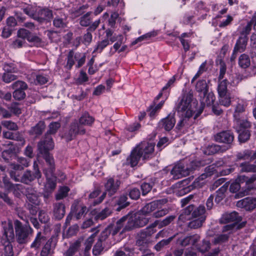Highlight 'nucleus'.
Here are the masks:
<instances>
[{"label": "nucleus", "instance_id": "0e129e2a", "mask_svg": "<svg viewBox=\"0 0 256 256\" xmlns=\"http://www.w3.org/2000/svg\"><path fill=\"white\" fill-rule=\"evenodd\" d=\"M158 226V224L156 221L151 224L150 226H148L146 228L142 230L144 233L148 236L150 237L154 234L156 232V227Z\"/></svg>", "mask_w": 256, "mask_h": 256}, {"label": "nucleus", "instance_id": "603ef678", "mask_svg": "<svg viewBox=\"0 0 256 256\" xmlns=\"http://www.w3.org/2000/svg\"><path fill=\"white\" fill-rule=\"evenodd\" d=\"M219 96L220 104L225 106H228L230 104V97L228 93L225 94L223 95Z\"/></svg>", "mask_w": 256, "mask_h": 256}, {"label": "nucleus", "instance_id": "f704fd0d", "mask_svg": "<svg viewBox=\"0 0 256 256\" xmlns=\"http://www.w3.org/2000/svg\"><path fill=\"white\" fill-rule=\"evenodd\" d=\"M220 146L217 144H212L208 146L204 150L206 154H213L220 152H223Z\"/></svg>", "mask_w": 256, "mask_h": 256}, {"label": "nucleus", "instance_id": "9d476101", "mask_svg": "<svg viewBox=\"0 0 256 256\" xmlns=\"http://www.w3.org/2000/svg\"><path fill=\"white\" fill-rule=\"evenodd\" d=\"M236 206L246 210H252L256 208V198L248 197L237 202Z\"/></svg>", "mask_w": 256, "mask_h": 256}, {"label": "nucleus", "instance_id": "dca6fc26", "mask_svg": "<svg viewBox=\"0 0 256 256\" xmlns=\"http://www.w3.org/2000/svg\"><path fill=\"white\" fill-rule=\"evenodd\" d=\"M120 182L116 180V181L112 178H109L106 184L105 187L108 194L112 196L118 189Z\"/></svg>", "mask_w": 256, "mask_h": 256}, {"label": "nucleus", "instance_id": "5701e85b", "mask_svg": "<svg viewBox=\"0 0 256 256\" xmlns=\"http://www.w3.org/2000/svg\"><path fill=\"white\" fill-rule=\"evenodd\" d=\"M14 237L13 226L12 222H8L4 227V234L2 238L5 240H12Z\"/></svg>", "mask_w": 256, "mask_h": 256}, {"label": "nucleus", "instance_id": "f257e3e1", "mask_svg": "<svg viewBox=\"0 0 256 256\" xmlns=\"http://www.w3.org/2000/svg\"><path fill=\"white\" fill-rule=\"evenodd\" d=\"M200 97L201 106L198 112L195 114L198 102L193 98L192 94L189 92L182 96L178 106V110L181 114V120L177 125L179 128L183 126L188 127L193 124L195 120L203 111L205 106L212 104L215 100L214 94L208 92Z\"/></svg>", "mask_w": 256, "mask_h": 256}, {"label": "nucleus", "instance_id": "ea45409f", "mask_svg": "<svg viewBox=\"0 0 256 256\" xmlns=\"http://www.w3.org/2000/svg\"><path fill=\"white\" fill-rule=\"evenodd\" d=\"M116 228V226L114 228L108 226L101 233L100 236L98 240L100 242L104 241L108 236L112 234V236H114L112 234L114 230Z\"/></svg>", "mask_w": 256, "mask_h": 256}, {"label": "nucleus", "instance_id": "680f3d73", "mask_svg": "<svg viewBox=\"0 0 256 256\" xmlns=\"http://www.w3.org/2000/svg\"><path fill=\"white\" fill-rule=\"evenodd\" d=\"M2 124L4 128L11 130H18V126L16 124L10 120L2 121Z\"/></svg>", "mask_w": 256, "mask_h": 256}, {"label": "nucleus", "instance_id": "bf43d9fd", "mask_svg": "<svg viewBox=\"0 0 256 256\" xmlns=\"http://www.w3.org/2000/svg\"><path fill=\"white\" fill-rule=\"evenodd\" d=\"M12 74L4 72L2 76V80L6 83H10L16 80L17 78V76Z\"/></svg>", "mask_w": 256, "mask_h": 256}, {"label": "nucleus", "instance_id": "20e7f679", "mask_svg": "<svg viewBox=\"0 0 256 256\" xmlns=\"http://www.w3.org/2000/svg\"><path fill=\"white\" fill-rule=\"evenodd\" d=\"M60 126V124L58 122H52L50 124L49 130L45 135L44 138L38 144V148L40 154L44 156L50 154L48 152L53 149L54 143L50 134H55Z\"/></svg>", "mask_w": 256, "mask_h": 256}, {"label": "nucleus", "instance_id": "f3484780", "mask_svg": "<svg viewBox=\"0 0 256 256\" xmlns=\"http://www.w3.org/2000/svg\"><path fill=\"white\" fill-rule=\"evenodd\" d=\"M214 170V167L212 166L206 167L205 169V173L202 174L195 180L194 182V186H202L204 184V182H200V181L204 180L207 177L212 175Z\"/></svg>", "mask_w": 256, "mask_h": 256}, {"label": "nucleus", "instance_id": "e433bc0d", "mask_svg": "<svg viewBox=\"0 0 256 256\" xmlns=\"http://www.w3.org/2000/svg\"><path fill=\"white\" fill-rule=\"evenodd\" d=\"M175 218L176 216L172 215L166 217L162 220H156V222L158 224V228H161L164 226L169 225Z\"/></svg>", "mask_w": 256, "mask_h": 256}, {"label": "nucleus", "instance_id": "c9c22d12", "mask_svg": "<svg viewBox=\"0 0 256 256\" xmlns=\"http://www.w3.org/2000/svg\"><path fill=\"white\" fill-rule=\"evenodd\" d=\"M176 234L172 236H171L169 238H168L166 240H162L159 242L158 243H157L154 248V249L158 252L162 250L166 246L168 245L170 242H172V240H173V238L176 236Z\"/></svg>", "mask_w": 256, "mask_h": 256}, {"label": "nucleus", "instance_id": "aec40b11", "mask_svg": "<svg viewBox=\"0 0 256 256\" xmlns=\"http://www.w3.org/2000/svg\"><path fill=\"white\" fill-rule=\"evenodd\" d=\"M140 158L142 156L138 150V148L135 147L127 158L126 162L132 167H134L138 164Z\"/></svg>", "mask_w": 256, "mask_h": 256}, {"label": "nucleus", "instance_id": "7ed1b4c3", "mask_svg": "<svg viewBox=\"0 0 256 256\" xmlns=\"http://www.w3.org/2000/svg\"><path fill=\"white\" fill-rule=\"evenodd\" d=\"M48 168L44 170V173L46 178L45 188L48 192L52 191L56 187V178L54 175L55 165L53 157L50 154L44 155Z\"/></svg>", "mask_w": 256, "mask_h": 256}, {"label": "nucleus", "instance_id": "37998d69", "mask_svg": "<svg viewBox=\"0 0 256 256\" xmlns=\"http://www.w3.org/2000/svg\"><path fill=\"white\" fill-rule=\"evenodd\" d=\"M190 235L182 234L176 240L178 245L184 247L190 245Z\"/></svg>", "mask_w": 256, "mask_h": 256}, {"label": "nucleus", "instance_id": "3c124183", "mask_svg": "<svg viewBox=\"0 0 256 256\" xmlns=\"http://www.w3.org/2000/svg\"><path fill=\"white\" fill-rule=\"evenodd\" d=\"M92 36L91 33L90 32H88L86 34H84L82 38L81 37H78L76 38V40H77L78 42V44L80 43V41L82 40V42L85 45H88L91 42L92 40Z\"/></svg>", "mask_w": 256, "mask_h": 256}, {"label": "nucleus", "instance_id": "bb28decb", "mask_svg": "<svg viewBox=\"0 0 256 256\" xmlns=\"http://www.w3.org/2000/svg\"><path fill=\"white\" fill-rule=\"evenodd\" d=\"M194 206L192 205H190L185 209L184 210L182 214L178 217L179 220L184 222L186 220H190L192 217L190 214L194 211Z\"/></svg>", "mask_w": 256, "mask_h": 256}, {"label": "nucleus", "instance_id": "c85d7f7f", "mask_svg": "<svg viewBox=\"0 0 256 256\" xmlns=\"http://www.w3.org/2000/svg\"><path fill=\"white\" fill-rule=\"evenodd\" d=\"M1 242L4 246V256H14L12 246L10 242L5 240L4 238H2Z\"/></svg>", "mask_w": 256, "mask_h": 256}, {"label": "nucleus", "instance_id": "13d9d810", "mask_svg": "<svg viewBox=\"0 0 256 256\" xmlns=\"http://www.w3.org/2000/svg\"><path fill=\"white\" fill-rule=\"evenodd\" d=\"M109 44L108 39L104 40L101 42H98L93 52H101L102 50Z\"/></svg>", "mask_w": 256, "mask_h": 256}, {"label": "nucleus", "instance_id": "a878e982", "mask_svg": "<svg viewBox=\"0 0 256 256\" xmlns=\"http://www.w3.org/2000/svg\"><path fill=\"white\" fill-rule=\"evenodd\" d=\"M234 122L236 130H242L243 128L246 130L250 126V123L246 119L242 118V116L239 118H235Z\"/></svg>", "mask_w": 256, "mask_h": 256}, {"label": "nucleus", "instance_id": "f8f14e48", "mask_svg": "<svg viewBox=\"0 0 256 256\" xmlns=\"http://www.w3.org/2000/svg\"><path fill=\"white\" fill-rule=\"evenodd\" d=\"M242 220V216L236 212H226L222 214L220 221L222 223H228L234 222V224L240 222Z\"/></svg>", "mask_w": 256, "mask_h": 256}, {"label": "nucleus", "instance_id": "2f4dec72", "mask_svg": "<svg viewBox=\"0 0 256 256\" xmlns=\"http://www.w3.org/2000/svg\"><path fill=\"white\" fill-rule=\"evenodd\" d=\"M250 64V60L249 56L243 54H241L238 58V65L243 68L248 67Z\"/></svg>", "mask_w": 256, "mask_h": 256}, {"label": "nucleus", "instance_id": "4468645a", "mask_svg": "<svg viewBox=\"0 0 256 256\" xmlns=\"http://www.w3.org/2000/svg\"><path fill=\"white\" fill-rule=\"evenodd\" d=\"M234 136L229 131H224L214 136V140L218 142L230 144L232 142Z\"/></svg>", "mask_w": 256, "mask_h": 256}, {"label": "nucleus", "instance_id": "39448f33", "mask_svg": "<svg viewBox=\"0 0 256 256\" xmlns=\"http://www.w3.org/2000/svg\"><path fill=\"white\" fill-rule=\"evenodd\" d=\"M200 162L198 161H192L190 166H186L182 162L176 164L170 172L172 178L178 180L184 176H188L190 172L200 166Z\"/></svg>", "mask_w": 256, "mask_h": 256}, {"label": "nucleus", "instance_id": "423d86ee", "mask_svg": "<svg viewBox=\"0 0 256 256\" xmlns=\"http://www.w3.org/2000/svg\"><path fill=\"white\" fill-rule=\"evenodd\" d=\"M16 236L17 242L20 244H24L29 242L30 236L32 234L33 230L27 224L22 225L18 220L14 221Z\"/></svg>", "mask_w": 256, "mask_h": 256}, {"label": "nucleus", "instance_id": "58836bf2", "mask_svg": "<svg viewBox=\"0 0 256 256\" xmlns=\"http://www.w3.org/2000/svg\"><path fill=\"white\" fill-rule=\"evenodd\" d=\"M252 25L250 22H248L246 24H242L240 26L239 31L240 36H248L252 30Z\"/></svg>", "mask_w": 256, "mask_h": 256}, {"label": "nucleus", "instance_id": "8fccbe9b", "mask_svg": "<svg viewBox=\"0 0 256 256\" xmlns=\"http://www.w3.org/2000/svg\"><path fill=\"white\" fill-rule=\"evenodd\" d=\"M32 76L34 77V78H36V80H34V82L36 84H44L48 82L47 77L42 74L36 75L35 74H32ZM29 80L30 82H33V81L31 80L30 79H29Z\"/></svg>", "mask_w": 256, "mask_h": 256}, {"label": "nucleus", "instance_id": "69168bd1", "mask_svg": "<svg viewBox=\"0 0 256 256\" xmlns=\"http://www.w3.org/2000/svg\"><path fill=\"white\" fill-rule=\"evenodd\" d=\"M91 20L90 13L88 12L80 18V24L82 26H88L90 24Z\"/></svg>", "mask_w": 256, "mask_h": 256}, {"label": "nucleus", "instance_id": "f03ea898", "mask_svg": "<svg viewBox=\"0 0 256 256\" xmlns=\"http://www.w3.org/2000/svg\"><path fill=\"white\" fill-rule=\"evenodd\" d=\"M149 220L150 218H146L140 210L134 214H128L117 221L116 228L112 234H117L122 228V232H124L136 228L143 227L148 224Z\"/></svg>", "mask_w": 256, "mask_h": 256}, {"label": "nucleus", "instance_id": "a211bd4d", "mask_svg": "<svg viewBox=\"0 0 256 256\" xmlns=\"http://www.w3.org/2000/svg\"><path fill=\"white\" fill-rule=\"evenodd\" d=\"M53 213L54 218L58 220L62 219L66 213L65 206L62 202H56L53 205Z\"/></svg>", "mask_w": 256, "mask_h": 256}, {"label": "nucleus", "instance_id": "6e6552de", "mask_svg": "<svg viewBox=\"0 0 256 256\" xmlns=\"http://www.w3.org/2000/svg\"><path fill=\"white\" fill-rule=\"evenodd\" d=\"M154 144L147 142H142L136 147L140 153L142 160H148L154 155Z\"/></svg>", "mask_w": 256, "mask_h": 256}, {"label": "nucleus", "instance_id": "6ab92c4d", "mask_svg": "<svg viewBox=\"0 0 256 256\" xmlns=\"http://www.w3.org/2000/svg\"><path fill=\"white\" fill-rule=\"evenodd\" d=\"M161 201V200L153 201L146 204L140 210L141 212L146 216L150 214L159 208Z\"/></svg>", "mask_w": 256, "mask_h": 256}, {"label": "nucleus", "instance_id": "5fc2aeb1", "mask_svg": "<svg viewBox=\"0 0 256 256\" xmlns=\"http://www.w3.org/2000/svg\"><path fill=\"white\" fill-rule=\"evenodd\" d=\"M12 88L16 90H24L28 88L27 84L21 80H18L12 84Z\"/></svg>", "mask_w": 256, "mask_h": 256}, {"label": "nucleus", "instance_id": "e2e57ef3", "mask_svg": "<svg viewBox=\"0 0 256 256\" xmlns=\"http://www.w3.org/2000/svg\"><path fill=\"white\" fill-rule=\"evenodd\" d=\"M52 240H48L46 242L41 252L42 256H48L51 252L52 249Z\"/></svg>", "mask_w": 256, "mask_h": 256}, {"label": "nucleus", "instance_id": "a18cd8bd", "mask_svg": "<svg viewBox=\"0 0 256 256\" xmlns=\"http://www.w3.org/2000/svg\"><path fill=\"white\" fill-rule=\"evenodd\" d=\"M45 128V124L44 122L40 121L38 124L32 127L30 130V132L32 134H40Z\"/></svg>", "mask_w": 256, "mask_h": 256}, {"label": "nucleus", "instance_id": "a19ab883", "mask_svg": "<svg viewBox=\"0 0 256 256\" xmlns=\"http://www.w3.org/2000/svg\"><path fill=\"white\" fill-rule=\"evenodd\" d=\"M205 220V216H200L198 218L194 220L188 224V227L190 228H198L202 226V223Z\"/></svg>", "mask_w": 256, "mask_h": 256}, {"label": "nucleus", "instance_id": "052dcab7", "mask_svg": "<svg viewBox=\"0 0 256 256\" xmlns=\"http://www.w3.org/2000/svg\"><path fill=\"white\" fill-rule=\"evenodd\" d=\"M210 242L208 240H203L202 244L196 246V249L202 252H204L208 251L210 248Z\"/></svg>", "mask_w": 256, "mask_h": 256}, {"label": "nucleus", "instance_id": "774afa93", "mask_svg": "<svg viewBox=\"0 0 256 256\" xmlns=\"http://www.w3.org/2000/svg\"><path fill=\"white\" fill-rule=\"evenodd\" d=\"M111 213L110 210L106 208L96 215V218L98 220H103L108 216Z\"/></svg>", "mask_w": 256, "mask_h": 256}, {"label": "nucleus", "instance_id": "cd10ccee", "mask_svg": "<svg viewBox=\"0 0 256 256\" xmlns=\"http://www.w3.org/2000/svg\"><path fill=\"white\" fill-rule=\"evenodd\" d=\"M240 171L245 172H256V165L251 164L249 162H243L240 164Z\"/></svg>", "mask_w": 256, "mask_h": 256}, {"label": "nucleus", "instance_id": "338daca9", "mask_svg": "<svg viewBox=\"0 0 256 256\" xmlns=\"http://www.w3.org/2000/svg\"><path fill=\"white\" fill-rule=\"evenodd\" d=\"M32 33L28 30L22 28L18 30L17 32V35L18 38H22V40H28Z\"/></svg>", "mask_w": 256, "mask_h": 256}, {"label": "nucleus", "instance_id": "4d7b16f0", "mask_svg": "<svg viewBox=\"0 0 256 256\" xmlns=\"http://www.w3.org/2000/svg\"><path fill=\"white\" fill-rule=\"evenodd\" d=\"M26 198L28 201L34 205H38L40 200L38 199V194L36 192L29 193L26 194Z\"/></svg>", "mask_w": 256, "mask_h": 256}, {"label": "nucleus", "instance_id": "473e14b6", "mask_svg": "<svg viewBox=\"0 0 256 256\" xmlns=\"http://www.w3.org/2000/svg\"><path fill=\"white\" fill-rule=\"evenodd\" d=\"M148 238L149 237L142 230H141L138 234L137 240L136 242V244L138 246H140L147 244L149 242Z\"/></svg>", "mask_w": 256, "mask_h": 256}, {"label": "nucleus", "instance_id": "0eeeda50", "mask_svg": "<svg viewBox=\"0 0 256 256\" xmlns=\"http://www.w3.org/2000/svg\"><path fill=\"white\" fill-rule=\"evenodd\" d=\"M24 10L25 14L40 23H42L45 20H50L52 16V10L46 8L30 7L27 8Z\"/></svg>", "mask_w": 256, "mask_h": 256}, {"label": "nucleus", "instance_id": "412c9836", "mask_svg": "<svg viewBox=\"0 0 256 256\" xmlns=\"http://www.w3.org/2000/svg\"><path fill=\"white\" fill-rule=\"evenodd\" d=\"M196 90L198 93L199 96L206 94L208 92V86L205 80H200L195 84Z\"/></svg>", "mask_w": 256, "mask_h": 256}, {"label": "nucleus", "instance_id": "1a4fd4ad", "mask_svg": "<svg viewBox=\"0 0 256 256\" xmlns=\"http://www.w3.org/2000/svg\"><path fill=\"white\" fill-rule=\"evenodd\" d=\"M33 168L34 172H32L30 170H27L24 173L20 180L22 182L29 184L36 178L39 179L41 178L42 174L36 162H34Z\"/></svg>", "mask_w": 256, "mask_h": 256}, {"label": "nucleus", "instance_id": "2eb2a0df", "mask_svg": "<svg viewBox=\"0 0 256 256\" xmlns=\"http://www.w3.org/2000/svg\"><path fill=\"white\" fill-rule=\"evenodd\" d=\"M86 130L84 127L78 124L76 122L72 124L68 132V140H70L73 139L76 134H85Z\"/></svg>", "mask_w": 256, "mask_h": 256}, {"label": "nucleus", "instance_id": "72a5a7b5", "mask_svg": "<svg viewBox=\"0 0 256 256\" xmlns=\"http://www.w3.org/2000/svg\"><path fill=\"white\" fill-rule=\"evenodd\" d=\"M228 185L226 184L222 186L216 192V195L215 198V202L217 204L220 203L224 197V193L226 191Z\"/></svg>", "mask_w": 256, "mask_h": 256}, {"label": "nucleus", "instance_id": "49530a36", "mask_svg": "<svg viewBox=\"0 0 256 256\" xmlns=\"http://www.w3.org/2000/svg\"><path fill=\"white\" fill-rule=\"evenodd\" d=\"M239 133L238 140L241 142H244L248 140L250 137V133L248 130H238Z\"/></svg>", "mask_w": 256, "mask_h": 256}, {"label": "nucleus", "instance_id": "393cba45", "mask_svg": "<svg viewBox=\"0 0 256 256\" xmlns=\"http://www.w3.org/2000/svg\"><path fill=\"white\" fill-rule=\"evenodd\" d=\"M92 232H94L86 241L85 242V248H84V254L86 256H88L89 252L92 246L94 241V238L96 236V234H97L99 230L97 228L92 229Z\"/></svg>", "mask_w": 256, "mask_h": 256}, {"label": "nucleus", "instance_id": "ddd939ff", "mask_svg": "<svg viewBox=\"0 0 256 256\" xmlns=\"http://www.w3.org/2000/svg\"><path fill=\"white\" fill-rule=\"evenodd\" d=\"M248 36L239 37L234 46L233 53L231 58L232 59L235 58L236 56L234 54L236 52H242L245 50L248 43Z\"/></svg>", "mask_w": 256, "mask_h": 256}, {"label": "nucleus", "instance_id": "7c9ffc66", "mask_svg": "<svg viewBox=\"0 0 256 256\" xmlns=\"http://www.w3.org/2000/svg\"><path fill=\"white\" fill-rule=\"evenodd\" d=\"M94 118L90 116L88 113L84 112L79 119V122L82 125H91L94 122Z\"/></svg>", "mask_w": 256, "mask_h": 256}, {"label": "nucleus", "instance_id": "b1692460", "mask_svg": "<svg viewBox=\"0 0 256 256\" xmlns=\"http://www.w3.org/2000/svg\"><path fill=\"white\" fill-rule=\"evenodd\" d=\"M246 104V102L242 100H238L235 106V110L234 113V119L239 118L242 116V113L244 112Z\"/></svg>", "mask_w": 256, "mask_h": 256}, {"label": "nucleus", "instance_id": "6e6d98bb", "mask_svg": "<svg viewBox=\"0 0 256 256\" xmlns=\"http://www.w3.org/2000/svg\"><path fill=\"white\" fill-rule=\"evenodd\" d=\"M70 190L67 186L61 188L56 195V200H60L66 197Z\"/></svg>", "mask_w": 256, "mask_h": 256}, {"label": "nucleus", "instance_id": "864d4df0", "mask_svg": "<svg viewBox=\"0 0 256 256\" xmlns=\"http://www.w3.org/2000/svg\"><path fill=\"white\" fill-rule=\"evenodd\" d=\"M205 208L203 206H200L196 209H194V211L192 214V217L198 218L200 216H204Z\"/></svg>", "mask_w": 256, "mask_h": 256}, {"label": "nucleus", "instance_id": "c03bdc74", "mask_svg": "<svg viewBox=\"0 0 256 256\" xmlns=\"http://www.w3.org/2000/svg\"><path fill=\"white\" fill-rule=\"evenodd\" d=\"M128 198L126 195L121 196L117 201V204L118 207L117 210L120 211L122 208H124L130 204V202L127 201Z\"/></svg>", "mask_w": 256, "mask_h": 256}, {"label": "nucleus", "instance_id": "4be33fe9", "mask_svg": "<svg viewBox=\"0 0 256 256\" xmlns=\"http://www.w3.org/2000/svg\"><path fill=\"white\" fill-rule=\"evenodd\" d=\"M236 158L238 160H249L250 162H254L256 164V152L253 154H252L250 150H245L242 152L238 153Z\"/></svg>", "mask_w": 256, "mask_h": 256}, {"label": "nucleus", "instance_id": "09e8293b", "mask_svg": "<svg viewBox=\"0 0 256 256\" xmlns=\"http://www.w3.org/2000/svg\"><path fill=\"white\" fill-rule=\"evenodd\" d=\"M3 70L4 72L10 73H16L18 72V68L14 63L5 62L3 64Z\"/></svg>", "mask_w": 256, "mask_h": 256}, {"label": "nucleus", "instance_id": "79ce46f5", "mask_svg": "<svg viewBox=\"0 0 256 256\" xmlns=\"http://www.w3.org/2000/svg\"><path fill=\"white\" fill-rule=\"evenodd\" d=\"M228 82L226 80H224L220 81L218 86V95H223L228 92Z\"/></svg>", "mask_w": 256, "mask_h": 256}, {"label": "nucleus", "instance_id": "de8ad7c7", "mask_svg": "<svg viewBox=\"0 0 256 256\" xmlns=\"http://www.w3.org/2000/svg\"><path fill=\"white\" fill-rule=\"evenodd\" d=\"M80 247V242H76L70 245L69 248L64 254L63 256H72Z\"/></svg>", "mask_w": 256, "mask_h": 256}, {"label": "nucleus", "instance_id": "c756f323", "mask_svg": "<svg viewBox=\"0 0 256 256\" xmlns=\"http://www.w3.org/2000/svg\"><path fill=\"white\" fill-rule=\"evenodd\" d=\"M45 240V237L42 236L40 232H38L37 234L34 242L32 243L30 248L35 250L39 248L42 243H43Z\"/></svg>", "mask_w": 256, "mask_h": 256}, {"label": "nucleus", "instance_id": "9b49d317", "mask_svg": "<svg viewBox=\"0 0 256 256\" xmlns=\"http://www.w3.org/2000/svg\"><path fill=\"white\" fill-rule=\"evenodd\" d=\"M176 120L174 114H170L166 118H162L158 123L160 128H164L166 130H170L174 126Z\"/></svg>", "mask_w": 256, "mask_h": 256}, {"label": "nucleus", "instance_id": "4c0bfd02", "mask_svg": "<svg viewBox=\"0 0 256 256\" xmlns=\"http://www.w3.org/2000/svg\"><path fill=\"white\" fill-rule=\"evenodd\" d=\"M80 57V54H76L74 56V53L72 51L70 52L68 56L66 68L70 69L74 63V60H77Z\"/></svg>", "mask_w": 256, "mask_h": 256}]
</instances>
